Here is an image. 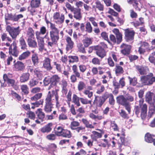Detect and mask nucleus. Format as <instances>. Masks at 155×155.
Returning a JSON list of instances; mask_svg holds the SVG:
<instances>
[{"mask_svg": "<svg viewBox=\"0 0 155 155\" xmlns=\"http://www.w3.org/2000/svg\"><path fill=\"white\" fill-rule=\"evenodd\" d=\"M59 97L56 89L48 91L45 99V105L44 107V110L47 113H50L52 110V103L56 101V106L58 108L60 105L59 102Z\"/></svg>", "mask_w": 155, "mask_h": 155, "instance_id": "1", "label": "nucleus"}, {"mask_svg": "<svg viewBox=\"0 0 155 155\" xmlns=\"http://www.w3.org/2000/svg\"><path fill=\"white\" fill-rule=\"evenodd\" d=\"M143 99H140L139 101L140 107L136 106L135 108L136 114L138 116L140 113V116L143 120L145 119L146 117L147 110V106L146 104H143Z\"/></svg>", "mask_w": 155, "mask_h": 155, "instance_id": "2", "label": "nucleus"}, {"mask_svg": "<svg viewBox=\"0 0 155 155\" xmlns=\"http://www.w3.org/2000/svg\"><path fill=\"white\" fill-rule=\"evenodd\" d=\"M155 82V77L152 73L140 77L141 83L143 85H150Z\"/></svg>", "mask_w": 155, "mask_h": 155, "instance_id": "3", "label": "nucleus"}, {"mask_svg": "<svg viewBox=\"0 0 155 155\" xmlns=\"http://www.w3.org/2000/svg\"><path fill=\"white\" fill-rule=\"evenodd\" d=\"M3 44V45L6 46L7 47H9L8 53L9 54L15 57L18 56L19 51L17 49L16 43L15 41H14L11 44L8 42L4 43Z\"/></svg>", "mask_w": 155, "mask_h": 155, "instance_id": "4", "label": "nucleus"}, {"mask_svg": "<svg viewBox=\"0 0 155 155\" xmlns=\"http://www.w3.org/2000/svg\"><path fill=\"white\" fill-rule=\"evenodd\" d=\"M117 102L119 104L124 106L129 113L130 112V105L127 101V99L123 95L117 96L116 98Z\"/></svg>", "mask_w": 155, "mask_h": 155, "instance_id": "5", "label": "nucleus"}, {"mask_svg": "<svg viewBox=\"0 0 155 155\" xmlns=\"http://www.w3.org/2000/svg\"><path fill=\"white\" fill-rule=\"evenodd\" d=\"M6 30L8 32L12 39L14 40H15L17 36L19 35L20 32L19 27L15 28L8 25L6 27Z\"/></svg>", "mask_w": 155, "mask_h": 155, "instance_id": "6", "label": "nucleus"}, {"mask_svg": "<svg viewBox=\"0 0 155 155\" xmlns=\"http://www.w3.org/2000/svg\"><path fill=\"white\" fill-rule=\"evenodd\" d=\"M94 50H96V54L101 58H103L106 55V52L104 48L100 46H95L94 47Z\"/></svg>", "mask_w": 155, "mask_h": 155, "instance_id": "7", "label": "nucleus"}, {"mask_svg": "<svg viewBox=\"0 0 155 155\" xmlns=\"http://www.w3.org/2000/svg\"><path fill=\"white\" fill-rule=\"evenodd\" d=\"M53 18L55 22L58 24H62L64 22V15L61 14L60 15L59 13L58 12L54 14Z\"/></svg>", "mask_w": 155, "mask_h": 155, "instance_id": "8", "label": "nucleus"}, {"mask_svg": "<svg viewBox=\"0 0 155 155\" xmlns=\"http://www.w3.org/2000/svg\"><path fill=\"white\" fill-rule=\"evenodd\" d=\"M23 17V15L21 14L18 15L12 14H7L5 15V19L6 20H10L13 21H16L20 18Z\"/></svg>", "mask_w": 155, "mask_h": 155, "instance_id": "9", "label": "nucleus"}, {"mask_svg": "<svg viewBox=\"0 0 155 155\" xmlns=\"http://www.w3.org/2000/svg\"><path fill=\"white\" fill-rule=\"evenodd\" d=\"M146 100L150 104L155 103V94L152 92H148L146 95Z\"/></svg>", "mask_w": 155, "mask_h": 155, "instance_id": "10", "label": "nucleus"}, {"mask_svg": "<svg viewBox=\"0 0 155 155\" xmlns=\"http://www.w3.org/2000/svg\"><path fill=\"white\" fill-rule=\"evenodd\" d=\"M105 101V100L103 97L95 96L93 104L97 106L101 107Z\"/></svg>", "mask_w": 155, "mask_h": 155, "instance_id": "11", "label": "nucleus"}, {"mask_svg": "<svg viewBox=\"0 0 155 155\" xmlns=\"http://www.w3.org/2000/svg\"><path fill=\"white\" fill-rule=\"evenodd\" d=\"M3 78L4 81L7 83L9 86L13 87L15 83V80L11 79L9 75L4 74Z\"/></svg>", "mask_w": 155, "mask_h": 155, "instance_id": "12", "label": "nucleus"}, {"mask_svg": "<svg viewBox=\"0 0 155 155\" xmlns=\"http://www.w3.org/2000/svg\"><path fill=\"white\" fill-rule=\"evenodd\" d=\"M37 39L38 45L39 47L38 49L40 51H42L45 49V43L44 38L42 37L36 36Z\"/></svg>", "mask_w": 155, "mask_h": 155, "instance_id": "13", "label": "nucleus"}, {"mask_svg": "<svg viewBox=\"0 0 155 155\" xmlns=\"http://www.w3.org/2000/svg\"><path fill=\"white\" fill-rule=\"evenodd\" d=\"M126 39L129 40H131L134 39V31L128 29L124 30Z\"/></svg>", "mask_w": 155, "mask_h": 155, "instance_id": "14", "label": "nucleus"}, {"mask_svg": "<svg viewBox=\"0 0 155 155\" xmlns=\"http://www.w3.org/2000/svg\"><path fill=\"white\" fill-rule=\"evenodd\" d=\"M120 48L122 49L121 50V53L124 55L129 54L131 48L130 45H127L124 44H122L121 45Z\"/></svg>", "mask_w": 155, "mask_h": 155, "instance_id": "15", "label": "nucleus"}, {"mask_svg": "<svg viewBox=\"0 0 155 155\" xmlns=\"http://www.w3.org/2000/svg\"><path fill=\"white\" fill-rule=\"evenodd\" d=\"M113 32L116 35L117 40V44H119L122 40V35L118 29L115 28L112 30Z\"/></svg>", "mask_w": 155, "mask_h": 155, "instance_id": "16", "label": "nucleus"}, {"mask_svg": "<svg viewBox=\"0 0 155 155\" xmlns=\"http://www.w3.org/2000/svg\"><path fill=\"white\" fill-rule=\"evenodd\" d=\"M14 66L17 71H23L25 68L24 64L22 62L18 61L14 64Z\"/></svg>", "mask_w": 155, "mask_h": 155, "instance_id": "17", "label": "nucleus"}, {"mask_svg": "<svg viewBox=\"0 0 155 155\" xmlns=\"http://www.w3.org/2000/svg\"><path fill=\"white\" fill-rule=\"evenodd\" d=\"M50 59L47 58L44 60L43 66L48 70H50L52 69V67L51 66Z\"/></svg>", "mask_w": 155, "mask_h": 155, "instance_id": "18", "label": "nucleus"}, {"mask_svg": "<svg viewBox=\"0 0 155 155\" xmlns=\"http://www.w3.org/2000/svg\"><path fill=\"white\" fill-rule=\"evenodd\" d=\"M80 9L74 8L72 11L74 14V17L76 19L80 20L82 18V16Z\"/></svg>", "mask_w": 155, "mask_h": 155, "instance_id": "19", "label": "nucleus"}, {"mask_svg": "<svg viewBox=\"0 0 155 155\" xmlns=\"http://www.w3.org/2000/svg\"><path fill=\"white\" fill-rule=\"evenodd\" d=\"M30 74L28 72L23 73L20 77V81L21 83L27 81L29 79Z\"/></svg>", "mask_w": 155, "mask_h": 155, "instance_id": "20", "label": "nucleus"}, {"mask_svg": "<svg viewBox=\"0 0 155 155\" xmlns=\"http://www.w3.org/2000/svg\"><path fill=\"white\" fill-rule=\"evenodd\" d=\"M136 67L137 70L141 75L146 74L149 71L147 67L139 66H136Z\"/></svg>", "mask_w": 155, "mask_h": 155, "instance_id": "21", "label": "nucleus"}, {"mask_svg": "<svg viewBox=\"0 0 155 155\" xmlns=\"http://www.w3.org/2000/svg\"><path fill=\"white\" fill-rule=\"evenodd\" d=\"M66 41L67 43L66 49V50H69L71 49L74 45V42L72 41L71 38L69 37H67L66 38Z\"/></svg>", "mask_w": 155, "mask_h": 155, "instance_id": "22", "label": "nucleus"}, {"mask_svg": "<svg viewBox=\"0 0 155 155\" xmlns=\"http://www.w3.org/2000/svg\"><path fill=\"white\" fill-rule=\"evenodd\" d=\"M52 126V123H49L41 129V131L43 133L49 132H50L52 130L51 127Z\"/></svg>", "mask_w": 155, "mask_h": 155, "instance_id": "23", "label": "nucleus"}, {"mask_svg": "<svg viewBox=\"0 0 155 155\" xmlns=\"http://www.w3.org/2000/svg\"><path fill=\"white\" fill-rule=\"evenodd\" d=\"M27 41L29 47L34 48L37 47V43L35 40V38L27 39Z\"/></svg>", "mask_w": 155, "mask_h": 155, "instance_id": "24", "label": "nucleus"}, {"mask_svg": "<svg viewBox=\"0 0 155 155\" xmlns=\"http://www.w3.org/2000/svg\"><path fill=\"white\" fill-rule=\"evenodd\" d=\"M95 5L92 6V8L95 11L96 8H97L100 11H103L104 10V6L98 0H97L95 2Z\"/></svg>", "mask_w": 155, "mask_h": 155, "instance_id": "25", "label": "nucleus"}, {"mask_svg": "<svg viewBox=\"0 0 155 155\" xmlns=\"http://www.w3.org/2000/svg\"><path fill=\"white\" fill-rule=\"evenodd\" d=\"M47 29L45 26L41 27L40 29V31H36L35 32L36 36L41 37V35H44L46 32Z\"/></svg>", "mask_w": 155, "mask_h": 155, "instance_id": "26", "label": "nucleus"}, {"mask_svg": "<svg viewBox=\"0 0 155 155\" xmlns=\"http://www.w3.org/2000/svg\"><path fill=\"white\" fill-rule=\"evenodd\" d=\"M36 113L37 114V117L38 119L42 122L45 117V114L42 112V109L41 108L38 109L37 111H36Z\"/></svg>", "mask_w": 155, "mask_h": 155, "instance_id": "27", "label": "nucleus"}, {"mask_svg": "<svg viewBox=\"0 0 155 155\" xmlns=\"http://www.w3.org/2000/svg\"><path fill=\"white\" fill-rule=\"evenodd\" d=\"M31 54L30 52L27 50L26 51L23 52L21 55H20L18 58L19 60L21 61L22 60L25 59L29 57Z\"/></svg>", "mask_w": 155, "mask_h": 155, "instance_id": "28", "label": "nucleus"}, {"mask_svg": "<svg viewBox=\"0 0 155 155\" xmlns=\"http://www.w3.org/2000/svg\"><path fill=\"white\" fill-rule=\"evenodd\" d=\"M50 24L51 31H50V34L59 35V30L58 29L55 27L54 24L51 23H50Z\"/></svg>", "mask_w": 155, "mask_h": 155, "instance_id": "29", "label": "nucleus"}, {"mask_svg": "<svg viewBox=\"0 0 155 155\" xmlns=\"http://www.w3.org/2000/svg\"><path fill=\"white\" fill-rule=\"evenodd\" d=\"M34 34V31L32 28H29L27 32V36L28 37V39L35 38Z\"/></svg>", "mask_w": 155, "mask_h": 155, "instance_id": "30", "label": "nucleus"}, {"mask_svg": "<svg viewBox=\"0 0 155 155\" xmlns=\"http://www.w3.org/2000/svg\"><path fill=\"white\" fill-rule=\"evenodd\" d=\"M19 42L21 49L25 50L27 49V44L24 39L22 37L19 39Z\"/></svg>", "mask_w": 155, "mask_h": 155, "instance_id": "31", "label": "nucleus"}, {"mask_svg": "<svg viewBox=\"0 0 155 155\" xmlns=\"http://www.w3.org/2000/svg\"><path fill=\"white\" fill-rule=\"evenodd\" d=\"M154 135H151L149 133H147L145 136V140L147 142L152 143L153 142Z\"/></svg>", "mask_w": 155, "mask_h": 155, "instance_id": "32", "label": "nucleus"}, {"mask_svg": "<svg viewBox=\"0 0 155 155\" xmlns=\"http://www.w3.org/2000/svg\"><path fill=\"white\" fill-rule=\"evenodd\" d=\"M34 74L39 79L42 78L43 77L42 72L39 70L38 68H36L34 70Z\"/></svg>", "mask_w": 155, "mask_h": 155, "instance_id": "33", "label": "nucleus"}, {"mask_svg": "<svg viewBox=\"0 0 155 155\" xmlns=\"http://www.w3.org/2000/svg\"><path fill=\"white\" fill-rule=\"evenodd\" d=\"M80 98L75 94H74L72 98V102L78 107L80 106L81 105L79 102Z\"/></svg>", "mask_w": 155, "mask_h": 155, "instance_id": "34", "label": "nucleus"}, {"mask_svg": "<svg viewBox=\"0 0 155 155\" xmlns=\"http://www.w3.org/2000/svg\"><path fill=\"white\" fill-rule=\"evenodd\" d=\"M115 69L116 74L117 75L123 74L124 72L123 68L118 65L116 66Z\"/></svg>", "mask_w": 155, "mask_h": 155, "instance_id": "35", "label": "nucleus"}, {"mask_svg": "<svg viewBox=\"0 0 155 155\" xmlns=\"http://www.w3.org/2000/svg\"><path fill=\"white\" fill-rule=\"evenodd\" d=\"M31 60L34 65L35 66L38 64V58L37 54L34 53L32 54Z\"/></svg>", "mask_w": 155, "mask_h": 155, "instance_id": "36", "label": "nucleus"}, {"mask_svg": "<svg viewBox=\"0 0 155 155\" xmlns=\"http://www.w3.org/2000/svg\"><path fill=\"white\" fill-rule=\"evenodd\" d=\"M61 136L64 137L69 138L71 137V134L69 130L64 129Z\"/></svg>", "mask_w": 155, "mask_h": 155, "instance_id": "37", "label": "nucleus"}, {"mask_svg": "<svg viewBox=\"0 0 155 155\" xmlns=\"http://www.w3.org/2000/svg\"><path fill=\"white\" fill-rule=\"evenodd\" d=\"M40 4V0H32L31 5L32 7L37 8L39 6Z\"/></svg>", "mask_w": 155, "mask_h": 155, "instance_id": "38", "label": "nucleus"}, {"mask_svg": "<svg viewBox=\"0 0 155 155\" xmlns=\"http://www.w3.org/2000/svg\"><path fill=\"white\" fill-rule=\"evenodd\" d=\"M83 42L84 46L85 47H87L92 42L91 39L89 38H85L83 40Z\"/></svg>", "mask_w": 155, "mask_h": 155, "instance_id": "39", "label": "nucleus"}, {"mask_svg": "<svg viewBox=\"0 0 155 155\" xmlns=\"http://www.w3.org/2000/svg\"><path fill=\"white\" fill-rule=\"evenodd\" d=\"M50 38L51 41L57 43L59 39V35L54 34H50Z\"/></svg>", "mask_w": 155, "mask_h": 155, "instance_id": "40", "label": "nucleus"}, {"mask_svg": "<svg viewBox=\"0 0 155 155\" xmlns=\"http://www.w3.org/2000/svg\"><path fill=\"white\" fill-rule=\"evenodd\" d=\"M64 129L61 127H58L55 130V134L58 136H61Z\"/></svg>", "mask_w": 155, "mask_h": 155, "instance_id": "41", "label": "nucleus"}, {"mask_svg": "<svg viewBox=\"0 0 155 155\" xmlns=\"http://www.w3.org/2000/svg\"><path fill=\"white\" fill-rule=\"evenodd\" d=\"M80 125V123L77 121H73L70 124V128L72 130H74L76 128Z\"/></svg>", "mask_w": 155, "mask_h": 155, "instance_id": "42", "label": "nucleus"}, {"mask_svg": "<svg viewBox=\"0 0 155 155\" xmlns=\"http://www.w3.org/2000/svg\"><path fill=\"white\" fill-rule=\"evenodd\" d=\"M38 82L37 80L35 78H32L30 80L28 84L30 87H32L36 85Z\"/></svg>", "mask_w": 155, "mask_h": 155, "instance_id": "43", "label": "nucleus"}, {"mask_svg": "<svg viewBox=\"0 0 155 155\" xmlns=\"http://www.w3.org/2000/svg\"><path fill=\"white\" fill-rule=\"evenodd\" d=\"M82 121L85 124L86 127L90 128H94V126L91 124H90L89 122L87 120L85 119H82Z\"/></svg>", "mask_w": 155, "mask_h": 155, "instance_id": "44", "label": "nucleus"}, {"mask_svg": "<svg viewBox=\"0 0 155 155\" xmlns=\"http://www.w3.org/2000/svg\"><path fill=\"white\" fill-rule=\"evenodd\" d=\"M1 38L2 41L6 40L9 42H12V41L11 38L8 36L7 34L5 33L1 35Z\"/></svg>", "mask_w": 155, "mask_h": 155, "instance_id": "45", "label": "nucleus"}, {"mask_svg": "<svg viewBox=\"0 0 155 155\" xmlns=\"http://www.w3.org/2000/svg\"><path fill=\"white\" fill-rule=\"evenodd\" d=\"M43 101L42 100H40L38 101H36L35 102L31 103V104L33 105L31 108L34 109L35 107H38L40 105L42 104Z\"/></svg>", "mask_w": 155, "mask_h": 155, "instance_id": "46", "label": "nucleus"}, {"mask_svg": "<svg viewBox=\"0 0 155 155\" xmlns=\"http://www.w3.org/2000/svg\"><path fill=\"white\" fill-rule=\"evenodd\" d=\"M86 85L82 81H80L78 84V90L79 91H82L84 88H85Z\"/></svg>", "mask_w": 155, "mask_h": 155, "instance_id": "47", "label": "nucleus"}, {"mask_svg": "<svg viewBox=\"0 0 155 155\" xmlns=\"http://www.w3.org/2000/svg\"><path fill=\"white\" fill-rule=\"evenodd\" d=\"M21 89L24 94L25 95L28 93V88L26 85H22L21 87Z\"/></svg>", "mask_w": 155, "mask_h": 155, "instance_id": "48", "label": "nucleus"}, {"mask_svg": "<svg viewBox=\"0 0 155 155\" xmlns=\"http://www.w3.org/2000/svg\"><path fill=\"white\" fill-rule=\"evenodd\" d=\"M69 63L78 62V58L77 56H68Z\"/></svg>", "mask_w": 155, "mask_h": 155, "instance_id": "49", "label": "nucleus"}, {"mask_svg": "<svg viewBox=\"0 0 155 155\" xmlns=\"http://www.w3.org/2000/svg\"><path fill=\"white\" fill-rule=\"evenodd\" d=\"M92 137H93V138L95 140L100 138L102 136L101 134L95 131H93L92 132Z\"/></svg>", "mask_w": 155, "mask_h": 155, "instance_id": "50", "label": "nucleus"}, {"mask_svg": "<svg viewBox=\"0 0 155 155\" xmlns=\"http://www.w3.org/2000/svg\"><path fill=\"white\" fill-rule=\"evenodd\" d=\"M80 100L81 102L83 104H91L92 101L88 100L87 98H80Z\"/></svg>", "mask_w": 155, "mask_h": 155, "instance_id": "51", "label": "nucleus"}, {"mask_svg": "<svg viewBox=\"0 0 155 155\" xmlns=\"http://www.w3.org/2000/svg\"><path fill=\"white\" fill-rule=\"evenodd\" d=\"M51 78V82L55 83L56 84L57 83H58L59 81L60 80V78L58 75H56L53 76Z\"/></svg>", "mask_w": 155, "mask_h": 155, "instance_id": "52", "label": "nucleus"}, {"mask_svg": "<svg viewBox=\"0 0 155 155\" xmlns=\"http://www.w3.org/2000/svg\"><path fill=\"white\" fill-rule=\"evenodd\" d=\"M85 28L86 29V31L88 33H90L92 32V28L90 22H87L86 23Z\"/></svg>", "mask_w": 155, "mask_h": 155, "instance_id": "53", "label": "nucleus"}, {"mask_svg": "<svg viewBox=\"0 0 155 155\" xmlns=\"http://www.w3.org/2000/svg\"><path fill=\"white\" fill-rule=\"evenodd\" d=\"M54 65L55 66V68L58 71L60 72L62 71L63 68V66L56 62H54Z\"/></svg>", "mask_w": 155, "mask_h": 155, "instance_id": "54", "label": "nucleus"}, {"mask_svg": "<svg viewBox=\"0 0 155 155\" xmlns=\"http://www.w3.org/2000/svg\"><path fill=\"white\" fill-rule=\"evenodd\" d=\"M111 128L114 131H117L119 129L117 125L114 121H112L111 123Z\"/></svg>", "mask_w": 155, "mask_h": 155, "instance_id": "55", "label": "nucleus"}, {"mask_svg": "<svg viewBox=\"0 0 155 155\" xmlns=\"http://www.w3.org/2000/svg\"><path fill=\"white\" fill-rule=\"evenodd\" d=\"M128 78L130 81V84L133 86H135L137 84V79L135 78H131L129 76L128 77Z\"/></svg>", "mask_w": 155, "mask_h": 155, "instance_id": "56", "label": "nucleus"}, {"mask_svg": "<svg viewBox=\"0 0 155 155\" xmlns=\"http://www.w3.org/2000/svg\"><path fill=\"white\" fill-rule=\"evenodd\" d=\"M43 82L45 85H48L52 82L51 77H47L45 78Z\"/></svg>", "mask_w": 155, "mask_h": 155, "instance_id": "57", "label": "nucleus"}, {"mask_svg": "<svg viewBox=\"0 0 155 155\" xmlns=\"http://www.w3.org/2000/svg\"><path fill=\"white\" fill-rule=\"evenodd\" d=\"M119 114L120 116L124 119H127L129 117L128 115L126 113L124 110H121L119 111Z\"/></svg>", "mask_w": 155, "mask_h": 155, "instance_id": "58", "label": "nucleus"}, {"mask_svg": "<svg viewBox=\"0 0 155 155\" xmlns=\"http://www.w3.org/2000/svg\"><path fill=\"white\" fill-rule=\"evenodd\" d=\"M42 95V94L41 93L36 94L34 96L31 98V100L32 101H36L41 98Z\"/></svg>", "mask_w": 155, "mask_h": 155, "instance_id": "59", "label": "nucleus"}, {"mask_svg": "<svg viewBox=\"0 0 155 155\" xmlns=\"http://www.w3.org/2000/svg\"><path fill=\"white\" fill-rule=\"evenodd\" d=\"M107 97L109 98V103L111 105H114V100L113 94H108Z\"/></svg>", "mask_w": 155, "mask_h": 155, "instance_id": "60", "label": "nucleus"}, {"mask_svg": "<svg viewBox=\"0 0 155 155\" xmlns=\"http://www.w3.org/2000/svg\"><path fill=\"white\" fill-rule=\"evenodd\" d=\"M83 93L85 95H87L89 98H91L93 96V92L90 91L88 90H85L83 92Z\"/></svg>", "mask_w": 155, "mask_h": 155, "instance_id": "61", "label": "nucleus"}, {"mask_svg": "<svg viewBox=\"0 0 155 155\" xmlns=\"http://www.w3.org/2000/svg\"><path fill=\"white\" fill-rule=\"evenodd\" d=\"M92 62L94 64L99 65L100 64L101 61L97 58H94L92 60Z\"/></svg>", "mask_w": 155, "mask_h": 155, "instance_id": "62", "label": "nucleus"}, {"mask_svg": "<svg viewBox=\"0 0 155 155\" xmlns=\"http://www.w3.org/2000/svg\"><path fill=\"white\" fill-rule=\"evenodd\" d=\"M67 86V82L65 81H63L62 82V91L64 93H66L67 91L66 87Z\"/></svg>", "mask_w": 155, "mask_h": 155, "instance_id": "63", "label": "nucleus"}, {"mask_svg": "<svg viewBox=\"0 0 155 155\" xmlns=\"http://www.w3.org/2000/svg\"><path fill=\"white\" fill-rule=\"evenodd\" d=\"M57 42L53 41H48L47 43L48 46L49 48L51 49L55 45Z\"/></svg>", "mask_w": 155, "mask_h": 155, "instance_id": "64", "label": "nucleus"}]
</instances>
